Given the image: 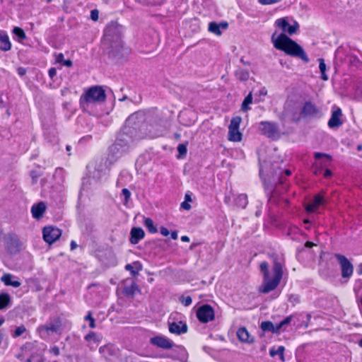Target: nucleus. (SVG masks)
<instances>
[{
    "label": "nucleus",
    "mask_w": 362,
    "mask_h": 362,
    "mask_svg": "<svg viewBox=\"0 0 362 362\" xmlns=\"http://www.w3.org/2000/svg\"><path fill=\"white\" fill-rule=\"evenodd\" d=\"M180 302L185 306H189V305H191L192 300V298L190 296H182L180 298Z\"/></svg>",
    "instance_id": "obj_38"
},
{
    "label": "nucleus",
    "mask_w": 362,
    "mask_h": 362,
    "mask_svg": "<svg viewBox=\"0 0 362 362\" xmlns=\"http://www.w3.org/2000/svg\"><path fill=\"white\" fill-rule=\"evenodd\" d=\"M85 339L87 341H93V343H98L100 341L101 337L98 336L95 332H90L85 337Z\"/></svg>",
    "instance_id": "obj_34"
},
{
    "label": "nucleus",
    "mask_w": 362,
    "mask_h": 362,
    "mask_svg": "<svg viewBox=\"0 0 362 362\" xmlns=\"http://www.w3.org/2000/svg\"><path fill=\"white\" fill-rule=\"evenodd\" d=\"M311 319V315L310 314H308L307 315V320H308V322H309Z\"/></svg>",
    "instance_id": "obj_64"
},
{
    "label": "nucleus",
    "mask_w": 362,
    "mask_h": 362,
    "mask_svg": "<svg viewBox=\"0 0 362 362\" xmlns=\"http://www.w3.org/2000/svg\"><path fill=\"white\" fill-rule=\"evenodd\" d=\"M335 257L340 264L342 277H350L352 275L354 271L353 265L351 264V263L344 255L336 254Z\"/></svg>",
    "instance_id": "obj_10"
},
{
    "label": "nucleus",
    "mask_w": 362,
    "mask_h": 362,
    "mask_svg": "<svg viewBox=\"0 0 362 362\" xmlns=\"http://www.w3.org/2000/svg\"><path fill=\"white\" fill-rule=\"evenodd\" d=\"M125 269L129 271L132 275L137 276L139 272L142 270V265L139 262H134L132 264H127Z\"/></svg>",
    "instance_id": "obj_23"
},
{
    "label": "nucleus",
    "mask_w": 362,
    "mask_h": 362,
    "mask_svg": "<svg viewBox=\"0 0 362 362\" xmlns=\"http://www.w3.org/2000/svg\"><path fill=\"white\" fill-rule=\"evenodd\" d=\"M45 210L46 206L44 202H41L37 204L33 205L31 208L33 217L36 219H40L42 217Z\"/></svg>",
    "instance_id": "obj_17"
},
{
    "label": "nucleus",
    "mask_w": 362,
    "mask_h": 362,
    "mask_svg": "<svg viewBox=\"0 0 362 362\" xmlns=\"http://www.w3.org/2000/svg\"><path fill=\"white\" fill-rule=\"evenodd\" d=\"M105 90L100 86L88 88L81 97L80 103L83 109H87L90 105L103 103L105 100Z\"/></svg>",
    "instance_id": "obj_4"
},
{
    "label": "nucleus",
    "mask_w": 362,
    "mask_h": 362,
    "mask_svg": "<svg viewBox=\"0 0 362 362\" xmlns=\"http://www.w3.org/2000/svg\"><path fill=\"white\" fill-rule=\"evenodd\" d=\"M13 34L18 37V41L21 42L22 40L26 38V35L23 29L19 27H15L13 30Z\"/></svg>",
    "instance_id": "obj_33"
},
{
    "label": "nucleus",
    "mask_w": 362,
    "mask_h": 362,
    "mask_svg": "<svg viewBox=\"0 0 362 362\" xmlns=\"http://www.w3.org/2000/svg\"><path fill=\"white\" fill-rule=\"evenodd\" d=\"M236 335L238 340L242 343L252 344L255 342V337L250 334L245 327H240L236 332Z\"/></svg>",
    "instance_id": "obj_13"
},
{
    "label": "nucleus",
    "mask_w": 362,
    "mask_h": 362,
    "mask_svg": "<svg viewBox=\"0 0 362 362\" xmlns=\"http://www.w3.org/2000/svg\"><path fill=\"white\" fill-rule=\"evenodd\" d=\"M170 332L175 334H181L187 332V326L182 321L177 322H169Z\"/></svg>",
    "instance_id": "obj_15"
},
{
    "label": "nucleus",
    "mask_w": 362,
    "mask_h": 362,
    "mask_svg": "<svg viewBox=\"0 0 362 362\" xmlns=\"http://www.w3.org/2000/svg\"><path fill=\"white\" fill-rule=\"evenodd\" d=\"M61 320L59 318L47 322L45 325H40L37 327V331L42 337H45L49 332L57 333L61 329Z\"/></svg>",
    "instance_id": "obj_6"
},
{
    "label": "nucleus",
    "mask_w": 362,
    "mask_h": 362,
    "mask_svg": "<svg viewBox=\"0 0 362 362\" xmlns=\"http://www.w3.org/2000/svg\"><path fill=\"white\" fill-rule=\"evenodd\" d=\"M170 235L173 240H177L178 238L177 233L176 231L171 232Z\"/></svg>",
    "instance_id": "obj_56"
},
{
    "label": "nucleus",
    "mask_w": 362,
    "mask_h": 362,
    "mask_svg": "<svg viewBox=\"0 0 362 362\" xmlns=\"http://www.w3.org/2000/svg\"><path fill=\"white\" fill-rule=\"evenodd\" d=\"M332 175V173L331 170H329V169H326L325 173H324V177L327 178V177H331Z\"/></svg>",
    "instance_id": "obj_53"
},
{
    "label": "nucleus",
    "mask_w": 362,
    "mask_h": 362,
    "mask_svg": "<svg viewBox=\"0 0 362 362\" xmlns=\"http://www.w3.org/2000/svg\"><path fill=\"white\" fill-rule=\"evenodd\" d=\"M260 132L268 137H274L278 133L275 124L269 122H262L259 124Z\"/></svg>",
    "instance_id": "obj_11"
},
{
    "label": "nucleus",
    "mask_w": 362,
    "mask_h": 362,
    "mask_svg": "<svg viewBox=\"0 0 362 362\" xmlns=\"http://www.w3.org/2000/svg\"><path fill=\"white\" fill-rule=\"evenodd\" d=\"M181 240L182 242H189V238L187 235H183L181 237Z\"/></svg>",
    "instance_id": "obj_59"
},
{
    "label": "nucleus",
    "mask_w": 362,
    "mask_h": 362,
    "mask_svg": "<svg viewBox=\"0 0 362 362\" xmlns=\"http://www.w3.org/2000/svg\"><path fill=\"white\" fill-rule=\"evenodd\" d=\"M314 157L315 159H320L321 158H327L329 160H331V156L328 154H326V153H315L314 154Z\"/></svg>",
    "instance_id": "obj_40"
},
{
    "label": "nucleus",
    "mask_w": 362,
    "mask_h": 362,
    "mask_svg": "<svg viewBox=\"0 0 362 362\" xmlns=\"http://www.w3.org/2000/svg\"><path fill=\"white\" fill-rule=\"evenodd\" d=\"M98 17H99V11L97 9H93L90 11V18L93 21H98Z\"/></svg>",
    "instance_id": "obj_41"
},
{
    "label": "nucleus",
    "mask_w": 362,
    "mask_h": 362,
    "mask_svg": "<svg viewBox=\"0 0 362 362\" xmlns=\"http://www.w3.org/2000/svg\"><path fill=\"white\" fill-rule=\"evenodd\" d=\"M281 0H259V2L263 5L273 4L279 2Z\"/></svg>",
    "instance_id": "obj_44"
},
{
    "label": "nucleus",
    "mask_w": 362,
    "mask_h": 362,
    "mask_svg": "<svg viewBox=\"0 0 362 362\" xmlns=\"http://www.w3.org/2000/svg\"><path fill=\"white\" fill-rule=\"evenodd\" d=\"M55 60H56L57 62L62 64L64 62V54H62V53L56 54Z\"/></svg>",
    "instance_id": "obj_45"
},
{
    "label": "nucleus",
    "mask_w": 362,
    "mask_h": 362,
    "mask_svg": "<svg viewBox=\"0 0 362 362\" xmlns=\"http://www.w3.org/2000/svg\"><path fill=\"white\" fill-rule=\"evenodd\" d=\"M274 25L279 28L283 33L277 35L276 32H275L272 35L271 40L274 47L284 52L288 55L298 57L308 63L309 58L303 49L286 35V33H288L291 35L296 33L299 28L298 23L294 22L293 25H291L287 18H281L275 21Z\"/></svg>",
    "instance_id": "obj_1"
},
{
    "label": "nucleus",
    "mask_w": 362,
    "mask_h": 362,
    "mask_svg": "<svg viewBox=\"0 0 362 362\" xmlns=\"http://www.w3.org/2000/svg\"><path fill=\"white\" fill-rule=\"evenodd\" d=\"M160 232L163 236H168L170 234L169 230L165 227H161L160 228Z\"/></svg>",
    "instance_id": "obj_51"
},
{
    "label": "nucleus",
    "mask_w": 362,
    "mask_h": 362,
    "mask_svg": "<svg viewBox=\"0 0 362 362\" xmlns=\"http://www.w3.org/2000/svg\"><path fill=\"white\" fill-rule=\"evenodd\" d=\"M235 76L236 77V78L241 81H246L250 78V72L248 70L242 68H238L235 71Z\"/></svg>",
    "instance_id": "obj_25"
},
{
    "label": "nucleus",
    "mask_w": 362,
    "mask_h": 362,
    "mask_svg": "<svg viewBox=\"0 0 362 362\" xmlns=\"http://www.w3.org/2000/svg\"><path fill=\"white\" fill-rule=\"evenodd\" d=\"M185 202H191L192 201L190 194H189L187 193L185 194Z\"/></svg>",
    "instance_id": "obj_57"
},
{
    "label": "nucleus",
    "mask_w": 362,
    "mask_h": 362,
    "mask_svg": "<svg viewBox=\"0 0 362 362\" xmlns=\"http://www.w3.org/2000/svg\"><path fill=\"white\" fill-rule=\"evenodd\" d=\"M322 203L323 198L320 195H317L310 203L307 204L306 210L308 212H314Z\"/></svg>",
    "instance_id": "obj_22"
},
{
    "label": "nucleus",
    "mask_w": 362,
    "mask_h": 362,
    "mask_svg": "<svg viewBox=\"0 0 362 362\" xmlns=\"http://www.w3.org/2000/svg\"><path fill=\"white\" fill-rule=\"evenodd\" d=\"M43 239L44 240L52 244L59 238L62 235V230L54 226H47L43 228Z\"/></svg>",
    "instance_id": "obj_9"
},
{
    "label": "nucleus",
    "mask_w": 362,
    "mask_h": 362,
    "mask_svg": "<svg viewBox=\"0 0 362 362\" xmlns=\"http://www.w3.org/2000/svg\"><path fill=\"white\" fill-rule=\"evenodd\" d=\"M313 245H314V243L312 242H309V241L306 242L305 244V246L306 247H310V248L312 247Z\"/></svg>",
    "instance_id": "obj_60"
},
{
    "label": "nucleus",
    "mask_w": 362,
    "mask_h": 362,
    "mask_svg": "<svg viewBox=\"0 0 362 362\" xmlns=\"http://www.w3.org/2000/svg\"><path fill=\"white\" fill-rule=\"evenodd\" d=\"M318 62H319V69H320V73H321V78L323 81H327L328 80V76L326 74L325 71H326V64L325 63V60L322 58H320L318 59Z\"/></svg>",
    "instance_id": "obj_29"
},
{
    "label": "nucleus",
    "mask_w": 362,
    "mask_h": 362,
    "mask_svg": "<svg viewBox=\"0 0 362 362\" xmlns=\"http://www.w3.org/2000/svg\"><path fill=\"white\" fill-rule=\"evenodd\" d=\"M49 354H52V355H54L55 356H59V353H60L59 349L57 346H56L51 347L49 349Z\"/></svg>",
    "instance_id": "obj_43"
},
{
    "label": "nucleus",
    "mask_w": 362,
    "mask_h": 362,
    "mask_svg": "<svg viewBox=\"0 0 362 362\" xmlns=\"http://www.w3.org/2000/svg\"><path fill=\"white\" fill-rule=\"evenodd\" d=\"M122 192V194L125 197V202H124V204H126L128 202V201H129V199L130 198L131 192H129V190L128 189H126V188L123 189Z\"/></svg>",
    "instance_id": "obj_42"
},
{
    "label": "nucleus",
    "mask_w": 362,
    "mask_h": 362,
    "mask_svg": "<svg viewBox=\"0 0 362 362\" xmlns=\"http://www.w3.org/2000/svg\"><path fill=\"white\" fill-rule=\"evenodd\" d=\"M153 344L165 349H171L174 344L169 339L164 337H156L151 339Z\"/></svg>",
    "instance_id": "obj_14"
},
{
    "label": "nucleus",
    "mask_w": 362,
    "mask_h": 362,
    "mask_svg": "<svg viewBox=\"0 0 362 362\" xmlns=\"http://www.w3.org/2000/svg\"><path fill=\"white\" fill-rule=\"evenodd\" d=\"M25 69L24 68L20 67L18 69V74L20 76H23L25 74Z\"/></svg>",
    "instance_id": "obj_55"
},
{
    "label": "nucleus",
    "mask_w": 362,
    "mask_h": 362,
    "mask_svg": "<svg viewBox=\"0 0 362 362\" xmlns=\"http://www.w3.org/2000/svg\"><path fill=\"white\" fill-rule=\"evenodd\" d=\"M137 291L138 287L134 283L132 284L130 286H125L124 288V294L129 296H133Z\"/></svg>",
    "instance_id": "obj_31"
},
{
    "label": "nucleus",
    "mask_w": 362,
    "mask_h": 362,
    "mask_svg": "<svg viewBox=\"0 0 362 362\" xmlns=\"http://www.w3.org/2000/svg\"><path fill=\"white\" fill-rule=\"evenodd\" d=\"M85 320H88L89 321L90 324H89V327L90 328H95V320L94 318L92 317V313L91 312H88V315L86 316L85 317Z\"/></svg>",
    "instance_id": "obj_35"
},
{
    "label": "nucleus",
    "mask_w": 362,
    "mask_h": 362,
    "mask_svg": "<svg viewBox=\"0 0 362 362\" xmlns=\"http://www.w3.org/2000/svg\"><path fill=\"white\" fill-rule=\"evenodd\" d=\"M284 350H285L284 346H280L278 347V349L276 350H275L274 349H271L269 351V354L272 357L276 355H279L280 357V359L282 361H284Z\"/></svg>",
    "instance_id": "obj_28"
},
{
    "label": "nucleus",
    "mask_w": 362,
    "mask_h": 362,
    "mask_svg": "<svg viewBox=\"0 0 362 362\" xmlns=\"http://www.w3.org/2000/svg\"><path fill=\"white\" fill-rule=\"evenodd\" d=\"M236 205L240 208H245L247 204V197L246 194H240L235 199Z\"/></svg>",
    "instance_id": "obj_30"
},
{
    "label": "nucleus",
    "mask_w": 362,
    "mask_h": 362,
    "mask_svg": "<svg viewBox=\"0 0 362 362\" xmlns=\"http://www.w3.org/2000/svg\"><path fill=\"white\" fill-rule=\"evenodd\" d=\"M110 351V348L108 346H103L100 347L99 351L100 354H103L105 357H107L106 353Z\"/></svg>",
    "instance_id": "obj_48"
},
{
    "label": "nucleus",
    "mask_w": 362,
    "mask_h": 362,
    "mask_svg": "<svg viewBox=\"0 0 362 362\" xmlns=\"http://www.w3.org/2000/svg\"><path fill=\"white\" fill-rule=\"evenodd\" d=\"M197 317L203 323H206L214 319V310L209 305H204L197 310Z\"/></svg>",
    "instance_id": "obj_8"
},
{
    "label": "nucleus",
    "mask_w": 362,
    "mask_h": 362,
    "mask_svg": "<svg viewBox=\"0 0 362 362\" xmlns=\"http://www.w3.org/2000/svg\"><path fill=\"white\" fill-rule=\"evenodd\" d=\"M302 113L305 117H315L320 113V110L311 102H306L303 107Z\"/></svg>",
    "instance_id": "obj_16"
},
{
    "label": "nucleus",
    "mask_w": 362,
    "mask_h": 362,
    "mask_svg": "<svg viewBox=\"0 0 362 362\" xmlns=\"http://www.w3.org/2000/svg\"><path fill=\"white\" fill-rule=\"evenodd\" d=\"M181 208L188 211L191 209V205L189 204V202H183L181 204Z\"/></svg>",
    "instance_id": "obj_49"
},
{
    "label": "nucleus",
    "mask_w": 362,
    "mask_h": 362,
    "mask_svg": "<svg viewBox=\"0 0 362 362\" xmlns=\"http://www.w3.org/2000/svg\"><path fill=\"white\" fill-rule=\"evenodd\" d=\"M30 176L33 180V183H35L37 182V178L40 177V175L36 171H32L30 173Z\"/></svg>",
    "instance_id": "obj_46"
},
{
    "label": "nucleus",
    "mask_w": 362,
    "mask_h": 362,
    "mask_svg": "<svg viewBox=\"0 0 362 362\" xmlns=\"http://www.w3.org/2000/svg\"><path fill=\"white\" fill-rule=\"evenodd\" d=\"M25 330L26 329L23 325L18 327L14 331L13 337H17L21 336L25 332Z\"/></svg>",
    "instance_id": "obj_36"
},
{
    "label": "nucleus",
    "mask_w": 362,
    "mask_h": 362,
    "mask_svg": "<svg viewBox=\"0 0 362 362\" xmlns=\"http://www.w3.org/2000/svg\"><path fill=\"white\" fill-rule=\"evenodd\" d=\"M177 151H178L180 155H181V156L185 155L186 153H187V146H186V145H185L183 144H179L178 146H177Z\"/></svg>",
    "instance_id": "obj_39"
},
{
    "label": "nucleus",
    "mask_w": 362,
    "mask_h": 362,
    "mask_svg": "<svg viewBox=\"0 0 362 362\" xmlns=\"http://www.w3.org/2000/svg\"><path fill=\"white\" fill-rule=\"evenodd\" d=\"M4 100L1 97V95H0V107L4 106Z\"/></svg>",
    "instance_id": "obj_62"
},
{
    "label": "nucleus",
    "mask_w": 362,
    "mask_h": 362,
    "mask_svg": "<svg viewBox=\"0 0 362 362\" xmlns=\"http://www.w3.org/2000/svg\"><path fill=\"white\" fill-rule=\"evenodd\" d=\"M144 226L148 228L149 233H156L157 228L153 224V221L150 218H146L144 219Z\"/></svg>",
    "instance_id": "obj_32"
},
{
    "label": "nucleus",
    "mask_w": 362,
    "mask_h": 362,
    "mask_svg": "<svg viewBox=\"0 0 362 362\" xmlns=\"http://www.w3.org/2000/svg\"><path fill=\"white\" fill-rule=\"evenodd\" d=\"M70 246H71V250H75L77 247V244L76 243L75 241L72 240L71 242V245Z\"/></svg>",
    "instance_id": "obj_58"
},
{
    "label": "nucleus",
    "mask_w": 362,
    "mask_h": 362,
    "mask_svg": "<svg viewBox=\"0 0 362 362\" xmlns=\"http://www.w3.org/2000/svg\"><path fill=\"white\" fill-rule=\"evenodd\" d=\"M130 242L132 244H136L140 240L144 238L145 233L141 228H133L130 232Z\"/></svg>",
    "instance_id": "obj_18"
},
{
    "label": "nucleus",
    "mask_w": 362,
    "mask_h": 362,
    "mask_svg": "<svg viewBox=\"0 0 362 362\" xmlns=\"http://www.w3.org/2000/svg\"><path fill=\"white\" fill-rule=\"evenodd\" d=\"M259 94L262 95H267V90H265V88H262V90H259Z\"/></svg>",
    "instance_id": "obj_61"
},
{
    "label": "nucleus",
    "mask_w": 362,
    "mask_h": 362,
    "mask_svg": "<svg viewBox=\"0 0 362 362\" xmlns=\"http://www.w3.org/2000/svg\"><path fill=\"white\" fill-rule=\"evenodd\" d=\"M260 328L264 332H271L272 333H279V330L278 326H274L273 323L270 321H264L262 322L260 325Z\"/></svg>",
    "instance_id": "obj_24"
},
{
    "label": "nucleus",
    "mask_w": 362,
    "mask_h": 362,
    "mask_svg": "<svg viewBox=\"0 0 362 362\" xmlns=\"http://www.w3.org/2000/svg\"><path fill=\"white\" fill-rule=\"evenodd\" d=\"M242 119L239 116L234 117L231 119L228 127V140L233 142H239L242 139V134L239 131V127Z\"/></svg>",
    "instance_id": "obj_5"
},
{
    "label": "nucleus",
    "mask_w": 362,
    "mask_h": 362,
    "mask_svg": "<svg viewBox=\"0 0 362 362\" xmlns=\"http://www.w3.org/2000/svg\"><path fill=\"white\" fill-rule=\"evenodd\" d=\"M341 110L338 107H334L331 118L328 122V126L333 129L340 127L343 124L341 119Z\"/></svg>",
    "instance_id": "obj_12"
},
{
    "label": "nucleus",
    "mask_w": 362,
    "mask_h": 362,
    "mask_svg": "<svg viewBox=\"0 0 362 362\" xmlns=\"http://www.w3.org/2000/svg\"><path fill=\"white\" fill-rule=\"evenodd\" d=\"M166 129V127L165 125H160L157 127L156 130L157 132L155 134V135L158 136L160 134H161L165 129Z\"/></svg>",
    "instance_id": "obj_50"
},
{
    "label": "nucleus",
    "mask_w": 362,
    "mask_h": 362,
    "mask_svg": "<svg viewBox=\"0 0 362 362\" xmlns=\"http://www.w3.org/2000/svg\"><path fill=\"white\" fill-rule=\"evenodd\" d=\"M259 268L260 271L263 274V282L259 287V291L267 293L274 291L278 286L282 279L283 268L281 264L277 261H274L272 267V277L270 276L269 264L267 262H261Z\"/></svg>",
    "instance_id": "obj_2"
},
{
    "label": "nucleus",
    "mask_w": 362,
    "mask_h": 362,
    "mask_svg": "<svg viewBox=\"0 0 362 362\" xmlns=\"http://www.w3.org/2000/svg\"><path fill=\"white\" fill-rule=\"evenodd\" d=\"M130 141V137L128 136L121 135L116 143L111 146L110 151L116 156H122L127 151Z\"/></svg>",
    "instance_id": "obj_7"
},
{
    "label": "nucleus",
    "mask_w": 362,
    "mask_h": 362,
    "mask_svg": "<svg viewBox=\"0 0 362 362\" xmlns=\"http://www.w3.org/2000/svg\"><path fill=\"white\" fill-rule=\"evenodd\" d=\"M252 103V93H250L244 99L242 105L241 110L243 112H247L250 110V105Z\"/></svg>",
    "instance_id": "obj_27"
},
{
    "label": "nucleus",
    "mask_w": 362,
    "mask_h": 362,
    "mask_svg": "<svg viewBox=\"0 0 362 362\" xmlns=\"http://www.w3.org/2000/svg\"><path fill=\"white\" fill-rule=\"evenodd\" d=\"M228 28V23H216L215 22H211L209 25V31L216 35H221V29L225 30Z\"/></svg>",
    "instance_id": "obj_20"
},
{
    "label": "nucleus",
    "mask_w": 362,
    "mask_h": 362,
    "mask_svg": "<svg viewBox=\"0 0 362 362\" xmlns=\"http://www.w3.org/2000/svg\"><path fill=\"white\" fill-rule=\"evenodd\" d=\"M12 274H4L1 278V281L4 283L6 286H11L14 288H18L21 285V281L18 280H14L15 279Z\"/></svg>",
    "instance_id": "obj_19"
},
{
    "label": "nucleus",
    "mask_w": 362,
    "mask_h": 362,
    "mask_svg": "<svg viewBox=\"0 0 362 362\" xmlns=\"http://www.w3.org/2000/svg\"><path fill=\"white\" fill-rule=\"evenodd\" d=\"M11 44L8 35L2 30H0V49L2 51H8L11 49Z\"/></svg>",
    "instance_id": "obj_21"
},
{
    "label": "nucleus",
    "mask_w": 362,
    "mask_h": 362,
    "mask_svg": "<svg viewBox=\"0 0 362 362\" xmlns=\"http://www.w3.org/2000/svg\"><path fill=\"white\" fill-rule=\"evenodd\" d=\"M11 303V297L6 293L0 294V310L7 307Z\"/></svg>",
    "instance_id": "obj_26"
},
{
    "label": "nucleus",
    "mask_w": 362,
    "mask_h": 362,
    "mask_svg": "<svg viewBox=\"0 0 362 362\" xmlns=\"http://www.w3.org/2000/svg\"><path fill=\"white\" fill-rule=\"evenodd\" d=\"M284 173L287 175V176H289L291 174V172L290 170H286L284 171Z\"/></svg>",
    "instance_id": "obj_63"
},
{
    "label": "nucleus",
    "mask_w": 362,
    "mask_h": 362,
    "mask_svg": "<svg viewBox=\"0 0 362 362\" xmlns=\"http://www.w3.org/2000/svg\"><path fill=\"white\" fill-rule=\"evenodd\" d=\"M57 74V71L55 68H51L49 70V76L51 78H53Z\"/></svg>",
    "instance_id": "obj_52"
},
{
    "label": "nucleus",
    "mask_w": 362,
    "mask_h": 362,
    "mask_svg": "<svg viewBox=\"0 0 362 362\" xmlns=\"http://www.w3.org/2000/svg\"><path fill=\"white\" fill-rule=\"evenodd\" d=\"M292 320V316H288L284 320H282L279 324L277 325L279 330H280L284 326L288 325Z\"/></svg>",
    "instance_id": "obj_37"
},
{
    "label": "nucleus",
    "mask_w": 362,
    "mask_h": 362,
    "mask_svg": "<svg viewBox=\"0 0 362 362\" xmlns=\"http://www.w3.org/2000/svg\"><path fill=\"white\" fill-rule=\"evenodd\" d=\"M62 64L66 66L70 67L72 65V62L70 59H66V60L64 61Z\"/></svg>",
    "instance_id": "obj_54"
},
{
    "label": "nucleus",
    "mask_w": 362,
    "mask_h": 362,
    "mask_svg": "<svg viewBox=\"0 0 362 362\" xmlns=\"http://www.w3.org/2000/svg\"><path fill=\"white\" fill-rule=\"evenodd\" d=\"M121 26L117 23H110L105 30L103 44L110 52L116 53L122 47Z\"/></svg>",
    "instance_id": "obj_3"
},
{
    "label": "nucleus",
    "mask_w": 362,
    "mask_h": 362,
    "mask_svg": "<svg viewBox=\"0 0 362 362\" xmlns=\"http://www.w3.org/2000/svg\"><path fill=\"white\" fill-rule=\"evenodd\" d=\"M315 167H316V170H315L314 173H315V175H318L319 173H320V171H321L320 168H321L322 165H324V163H322V162L316 163L315 164Z\"/></svg>",
    "instance_id": "obj_47"
}]
</instances>
